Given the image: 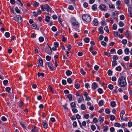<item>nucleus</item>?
<instances>
[{"instance_id":"nucleus-47","label":"nucleus","mask_w":132,"mask_h":132,"mask_svg":"<svg viewBox=\"0 0 132 132\" xmlns=\"http://www.w3.org/2000/svg\"><path fill=\"white\" fill-rule=\"evenodd\" d=\"M89 109L91 111H93L94 109V107L93 105L92 104L89 106Z\"/></svg>"},{"instance_id":"nucleus-54","label":"nucleus","mask_w":132,"mask_h":132,"mask_svg":"<svg viewBox=\"0 0 132 132\" xmlns=\"http://www.w3.org/2000/svg\"><path fill=\"white\" fill-rule=\"evenodd\" d=\"M119 33L117 32L114 31V37H117L119 36Z\"/></svg>"},{"instance_id":"nucleus-31","label":"nucleus","mask_w":132,"mask_h":132,"mask_svg":"<svg viewBox=\"0 0 132 132\" xmlns=\"http://www.w3.org/2000/svg\"><path fill=\"white\" fill-rule=\"evenodd\" d=\"M32 28L34 29H36L37 27V26L35 24H34L31 25Z\"/></svg>"},{"instance_id":"nucleus-35","label":"nucleus","mask_w":132,"mask_h":132,"mask_svg":"<svg viewBox=\"0 0 132 132\" xmlns=\"http://www.w3.org/2000/svg\"><path fill=\"white\" fill-rule=\"evenodd\" d=\"M50 17L48 16H46L45 18V21L46 22H48L50 21Z\"/></svg>"},{"instance_id":"nucleus-16","label":"nucleus","mask_w":132,"mask_h":132,"mask_svg":"<svg viewBox=\"0 0 132 132\" xmlns=\"http://www.w3.org/2000/svg\"><path fill=\"white\" fill-rule=\"evenodd\" d=\"M72 25L74 26H76L77 27H78L79 26L78 22L76 20L74 21V22H72Z\"/></svg>"},{"instance_id":"nucleus-51","label":"nucleus","mask_w":132,"mask_h":132,"mask_svg":"<svg viewBox=\"0 0 132 132\" xmlns=\"http://www.w3.org/2000/svg\"><path fill=\"white\" fill-rule=\"evenodd\" d=\"M33 15L35 17H37L38 15L37 13L36 12H33Z\"/></svg>"},{"instance_id":"nucleus-43","label":"nucleus","mask_w":132,"mask_h":132,"mask_svg":"<svg viewBox=\"0 0 132 132\" xmlns=\"http://www.w3.org/2000/svg\"><path fill=\"white\" fill-rule=\"evenodd\" d=\"M67 97L69 98V100H71L72 99V96L71 94H69L67 96Z\"/></svg>"},{"instance_id":"nucleus-29","label":"nucleus","mask_w":132,"mask_h":132,"mask_svg":"<svg viewBox=\"0 0 132 132\" xmlns=\"http://www.w3.org/2000/svg\"><path fill=\"white\" fill-rule=\"evenodd\" d=\"M84 41L86 43H88L89 42L90 39L88 37H87L84 39Z\"/></svg>"},{"instance_id":"nucleus-34","label":"nucleus","mask_w":132,"mask_h":132,"mask_svg":"<svg viewBox=\"0 0 132 132\" xmlns=\"http://www.w3.org/2000/svg\"><path fill=\"white\" fill-rule=\"evenodd\" d=\"M5 35L6 37H9L10 36V34L8 32H6L5 34Z\"/></svg>"},{"instance_id":"nucleus-56","label":"nucleus","mask_w":132,"mask_h":132,"mask_svg":"<svg viewBox=\"0 0 132 132\" xmlns=\"http://www.w3.org/2000/svg\"><path fill=\"white\" fill-rule=\"evenodd\" d=\"M57 19L58 20V21L61 24H62V22L61 21V19L60 18V16H57Z\"/></svg>"},{"instance_id":"nucleus-23","label":"nucleus","mask_w":132,"mask_h":132,"mask_svg":"<svg viewBox=\"0 0 132 132\" xmlns=\"http://www.w3.org/2000/svg\"><path fill=\"white\" fill-rule=\"evenodd\" d=\"M111 105L112 107H115L116 105V104L114 101H112L111 103Z\"/></svg>"},{"instance_id":"nucleus-12","label":"nucleus","mask_w":132,"mask_h":132,"mask_svg":"<svg viewBox=\"0 0 132 132\" xmlns=\"http://www.w3.org/2000/svg\"><path fill=\"white\" fill-rule=\"evenodd\" d=\"M92 86L93 89H96L97 87V85L95 82L93 83L92 85Z\"/></svg>"},{"instance_id":"nucleus-41","label":"nucleus","mask_w":132,"mask_h":132,"mask_svg":"<svg viewBox=\"0 0 132 132\" xmlns=\"http://www.w3.org/2000/svg\"><path fill=\"white\" fill-rule=\"evenodd\" d=\"M80 87V85L78 83L76 84L75 85V87L77 89H78Z\"/></svg>"},{"instance_id":"nucleus-37","label":"nucleus","mask_w":132,"mask_h":132,"mask_svg":"<svg viewBox=\"0 0 132 132\" xmlns=\"http://www.w3.org/2000/svg\"><path fill=\"white\" fill-rule=\"evenodd\" d=\"M121 69V67L120 66H118L116 68V70L118 71H120Z\"/></svg>"},{"instance_id":"nucleus-10","label":"nucleus","mask_w":132,"mask_h":132,"mask_svg":"<svg viewBox=\"0 0 132 132\" xmlns=\"http://www.w3.org/2000/svg\"><path fill=\"white\" fill-rule=\"evenodd\" d=\"M42 125L43 126V127L45 128L46 129L47 128V123L44 121H43L42 122Z\"/></svg>"},{"instance_id":"nucleus-38","label":"nucleus","mask_w":132,"mask_h":132,"mask_svg":"<svg viewBox=\"0 0 132 132\" xmlns=\"http://www.w3.org/2000/svg\"><path fill=\"white\" fill-rule=\"evenodd\" d=\"M67 47L68 48V51H69L70 49H71V46L70 44H69L67 46Z\"/></svg>"},{"instance_id":"nucleus-3","label":"nucleus","mask_w":132,"mask_h":132,"mask_svg":"<svg viewBox=\"0 0 132 132\" xmlns=\"http://www.w3.org/2000/svg\"><path fill=\"white\" fill-rule=\"evenodd\" d=\"M41 9L43 11H44L46 10L47 11L51 12V9L50 7L48 5L45 4L44 5H42L41 7Z\"/></svg>"},{"instance_id":"nucleus-64","label":"nucleus","mask_w":132,"mask_h":132,"mask_svg":"<svg viewBox=\"0 0 132 132\" xmlns=\"http://www.w3.org/2000/svg\"><path fill=\"white\" fill-rule=\"evenodd\" d=\"M84 117L86 119L89 118V115L88 114H86L84 115Z\"/></svg>"},{"instance_id":"nucleus-13","label":"nucleus","mask_w":132,"mask_h":132,"mask_svg":"<svg viewBox=\"0 0 132 132\" xmlns=\"http://www.w3.org/2000/svg\"><path fill=\"white\" fill-rule=\"evenodd\" d=\"M103 27H102L101 26L98 28V30L99 31V33L100 34H103L104 32L103 30Z\"/></svg>"},{"instance_id":"nucleus-57","label":"nucleus","mask_w":132,"mask_h":132,"mask_svg":"<svg viewBox=\"0 0 132 132\" xmlns=\"http://www.w3.org/2000/svg\"><path fill=\"white\" fill-rule=\"evenodd\" d=\"M108 87L110 89H112L113 88V85L111 84H110L108 86Z\"/></svg>"},{"instance_id":"nucleus-26","label":"nucleus","mask_w":132,"mask_h":132,"mask_svg":"<svg viewBox=\"0 0 132 132\" xmlns=\"http://www.w3.org/2000/svg\"><path fill=\"white\" fill-rule=\"evenodd\" d=\"M15 10L18 13H20V10L18 9L17 7H16L15 8Z\"/></svg>"},{"instance_id":"nucleus-63","label":"nucleus","mask_w":132,"mask_h":132,"mask_svg":"<svg viewBox=\"0 0 132 132\" xmlns=\"http://www.w3.org/2000/svg\"><path fill=\"white\" fill-rule=\"evenodd\" d=\"M109 6L111 9H114L115 7L114 5L112 4H109Z\"/></svg>"},{"instance_id":"nucleus-2","label":"nucleus","mask_w":132,"mask_h":132,"mask_svg":"<svg viewBox=\"0 0 132 132\" xmlns=\"http://www.w3.org/2000/svg\"><path fill=\"white\" fill-rule=\"evenodd\" d=\"M82 18L83 20H85L87 22H89L91 20V18L87 14L83 15Z\"/></svg>"},{"instance_id":"nucleus-50","label":"nucleus","mask_w":132,"mask_h":132,"mask_svg":"<svg viewBox=\"0 0 132 132\" xmlns=\"http://www.w3.org/2000/svg\"><path fill=\"white\" fill-rule=\"evenodd\" d=\"M104 30L106 31L107 33H109V30L108 27L106 26L104 28Z\"/></svg>"},{"instance_id":"nucleus-52","label":"nucleus","mask_w":132,"mask_h":132,"mask_svg":"<svg viewBox=\"0 0 132 132\" xmlns=\"http://www.w3.org/2000/svg\"><path fill=\"white\" fill-rule=\"evenodd\" d=\"M122 53V51L121 49H120L118 50L117 53L119 55H121Z\"/></svg>"},{"instance_id":"nucleus-14","label":"nucleus","mask_w":132,"mask_h":132,"mask_svg":"<svg viewBox=\"0 0 132 132\" xmlns=\"http://www.w3.org/2000/svg\"><path fill=\"white\" fill-rule=\"evenodd\" d=\"M117 65V62L116 61L113 60L112 61V66L114 67Z\"/></svg>"},{"instance_id":"nucleus-61","label":"nucleus","mask_w":132,"mask_h":132,"mask_svg":"<svg viewBox=\"0 0 132 132\" xmlns=\"http://www.w3.org/2000/svg\"><path fill=\"white\" fill-rule=\"evenodd\" d=\"M108 73L109 75H111L112 74V72L111 70H109V71H108Z\"/></svg>"},{"instance_id":"nucleus-1","label":"nucleus","mask_w":132,"mask_h":132,"mask_svg":"<svg viewBox=\"0 0 132 132\" xmlns=\"http://www.w3.org/2000/svg\"><path fill=\"white\" fill-rule=\"evenodd\" d=\"M118 85L120 87H124V90H126L127 88L126 87L127 83L125 77V73L124 72L121 73L120 77L118 80Z\"/></svg>"},{"instance_id":"nucleus-48","label":"nucleus","mask_w":132,"mask_h":132,"mask_svg":"<svg viewBox=\"0 0 132 132\" xmlns=\"http://www.w3.org/2000/svg\"><path fill=\"white\" fill-rule=\"evenodd\" d=\"M39 42H42L44 40V38L43 37H40L39 38Z\"/></svg>"},{"instance_id":"nucleus-21","label":"nucleus","mask_w":132,"mask_h":132,"mask_svg":"<svg viewBox=\"0 0 132 132\" xmlns=\"http://www.w3.org/2000/svg\"><path fill=\"white\" fill-rule=\"evenodd\" d=\"M109 117L110 118L111 120L112 121L114 120L115 118V117L113 115H109Z\"/></svg>"},{"instance_id":"nucleus-9","label":"nucleus","mask_w":132,"mask_h":132,"mask_svg":"<svg viewBox=\"0 0 132 132\" xmlns=\"http://www.w3.org/2000/svg\"><path fill=\"white\" fill-rule=\"evenodd\" d=\"M100 8L101 10L103 11L105 10L106 9V7L104 5L101 4L100 5Z\"/></svg>"},{"instance_id":"nucleus-44","label":"nucleus","mask_w":132,"mask_h":132,"mask_svg":"<svg viewBox=\"0 0 132 132\" xmlns=\"http://www.w3.org/2000/svg\"><path fill=\"white\" fill-rule=\"evenodd\" d=\"M37 75L38 77H40L41 76L42 77H43L44 76V74L43 73H40L39 72H38Z\"/></svg>"},{"instance_id":"nucleus-27","label":"nucleus","mask_w":132,"mask_h":132,"mask_svg":"<svg viewBox=\"0 0 132 132\" xmlns=\"http://www.w3.org/2000/svg\"><path fill=\"white\" fill-rule=\"evenodd\" d=\"M72 80L70 78H69L67 79V81L68 82L69 84L71 83L72 82Z\"/></svg>"},{"instance_id":"nucleus-11","label":"nucleus","mask_w":132,"mask_h":132,"mask_svg":"<svg viewBox=\"0 0 132 132\" xmlns=\"http://www.w3.org/2000/svg\"><path fill=\"white\" fill-rule=\"evenodd\" d=\"M130 34V32L128 31L127 30L126 32V34H125V35L128 38H129L131 39V37L130 36H129V34Z\"/></svg>"},{"instance_id":"nucleus-5","label":"nucleus","mask_w":132,"mask_h":132,"mask_svg":"<svg viewBox=\"0 0 132 132\" xmlns=\"http://www.w3.org/2000/svg\"><path fill=\"white\" fill-rule=\"evenodd\" d=\"M48 46L47 47L46 50H45V51L49 54H51L52 51L51 47L48 45Z\"/></svg>"},{"instance_id":"nucleus-7","label":"nucleus","mask_w":132,"mask_h":132,"mask_svg":"<svg viewBox=\"0 0 132 132\" xmlns=\"http://www.w3.org/2000/svg\"><path fill=\"white\" fill-rule=\"evenodd\" d=\"M78 102L79 103H80L81 102L83 101L84 100V99L82 96H80L77 98Z\"/></svg>"},{"instance_id":"nucleus-4","label":"nucleus","mask_w":132,"mask_h":132,"mask_svg":"<svg viewBox=\"0 0 132 132\" xmlns=\"http://www.w3.org/2000/svg\"><path fill=\"white\" fill-rule=\"evenodd\" d=\"M13 19L16 21H18L19 23H21L22 21V18L20 15H18L16 17H14Z\"/></svg>"},{"instance_id":"nucleus-42","label":"nucleus","mask_w":132,"mask_h":132,"mask_svg":"<svg viewBox=\"0 0 132 132\" xmlns=\"http://www.w3.org/2000/svg\"><path fill=\"white\" fill-rule=\"evenodd\" d=\"M91 128L92 130L94 131L96 129V127L94 125H92L91 126Z\"/></svg>"},{"instance_id":"nucleus-36","label":"nucleus","mask_w":132,"mask_h":132,"mask_svg":"<svg viewBox=\"0 0 132 132\" xmlns=\"http://www.w3.org/2000/svg\"><path fill=\"white\" fill-rule=\"evenodd\" d=\"M113 60L116 61V60L118 59V58L116 55H114L113 56Z\"/></svg>"},{"instance_id":"nucleus-15","label":"nucleus","mask_w":132,"mask_h":132,"mask_svg":"<svg viewBox=\"0 0 132 132\" xmlns=\"http://www.w3.org/2000/svg\"><path fill=\"white\" fill-rule=\"evenodd\" d=\"M66 74L67 76H70L72 74V72L70 70H68L66 72Z\"/></svg>"},{"instance_id":"nucleus-24","label":"nucleus","mask_w":132,"mask_h":132,"mask_svg":"<svg viewBox=\"0 0 132 132\" xmlns=\"http://www.w3.org/2000/svg\"><path fill=\"white\" fill-rule=\"evenodd\" d=\"M114 126L116 127H121V125L118 122H116L114 123Z\"/></svg>"},{"instance_id":"nucleus-25","label":"nucleus","mask_w":132,"mask_h":132,"mask_svg":"<svg viewBox=\"0 0 132 132\" xmlns=\"http://www.w3.org/2000/svg\"><path fill=\"white\" fill-rule=\"evenodd\" d=\"M5 90L6 91L8 92L9 93H11V92H10V91H11V88L9 87H7L5 88Z\"/></svg>"},{"instance_id":"nucleus-32","label":"nucleus","mask_w":132,"mask_h":132,"mask_svg":"<svg viewBox=\"0 0 132 132\" xmlns=\"http://www.w3.org/2000/svg\"><path fill=\"white\" fill-rule=\"evenodd\" d=\"M124 60L125 61H128L130 59V58L128 56H127L123 58Z\"/></svg>"},{"instance_id":"nucleus-40","label":"nucleus","mask_w":132,"mask_h":132,"mask_svg":"<svg viewBox=\"0 0 132 132\" xmlns=\"http://www.w3.org/2000/svg\"><path fill=\"white\" fill-rule=\"evenodd\" d=\"M127 42V40L126 39H123L122 40V43L124 44H126Z\"/></svg>"},{"instance_id":"nucleus-46","label":"nucleus","mask_w":132,"mask_h":132,"mask_svg":"<svg viewBox=\"0 0 132 132\" xmlns=\"http://www.w3.org/2000/svg\"><path fill=\"white\" fill-rule=\"evenodd\" d=\"M104 54L105 55L107 56L108 57H109L110 56V53L106 52H104Z\"/></svg>"},{"instance_id":"nucleus-30","label":"nucleus","mask_w":132,"mask_h":132,"mask_svg":"<svg viewBox=\"0 0 132 132\" xmlns=\"http://www.w3.org/2000/svg\"><path fill=\"white\" fill-rule=\"evenodd\" d=\"M132 10V4H131L129 7L128 9V12H131Z\"/></svg>"},{"instance_id":"nucleus-18","label":"nucleus","mask_w":132,"mask_h":132,"mask_svg":"<svg viewBox=\"0 0 132 132\" xmlns=\"http://www.w3.org/2000/svg\"><path fill=\"white\" fill-rule=\"evenodd\" d=\"M38 63L39 64V65L42 66L43 65V62L42 59H40L39 60Z\"/></svg>"},{"instance_id":"nucleus-53","label":"nucleus","mask_w":132,"mask_h":132,"mask_svg":"<svg viewBox=\"0 0 132 132\" xmlns=\"http://www.w3.org/2000/svg\"><path fill=\"white\" fill-rule=\"evenodd\" d=\"M80 72L83 75H85L86 74V72L84 71L83 69H81Z\"/></svg>"},{"instance_id":"nucleus-19","label":"nucleus","mask_w":132,"mask_h":132,"mask_svg":"<svg viewBox=\"0 0 132 132\" xmlns=\"http://www.w3.org/2000/svg\"><path fill=\"white\" fill-rule=\"evenodd\" d=\"M82 110H85L86 109V107L85 105L84 104H82L80 106Z\"/></svg>"},{"instance_id":"nucleus-33","label":"nucleus","mask_w":132,"mask_h":132,"mask_svg":"<svg viewBox=\"0 0 132 132\" xmlns=\"http://www.w3.org/2000/svg\"><path fill=\"white\" fill-rule=\"evenodd\" d=\"M103 104V100H101L98 103V105L100 106H102Z\"/></svg>"},{"instance_id":"nucleus-8","label":"nucleus","mask_w":132,"mask_h":132,"mask_svg":"<svg viewBox=\"0 0 132 132\" xmlns=\"http://www.w3.org/2000/svg\"><path fill=\"white\" fill-rule=\"evenodd\" d=\"M38 128H37L36 126H34V127L31 130V132H38Z\"/></svg>"},{"instance_id":"nucleus-22","label":"nucleus","mask_w":132,"mask_h":132,"mask_svg":"<svg viewBox=\"0 0 132 132\" xmlns=\"http://www.w3.org/2000/svg\"><path fill=\"white\" fill-rule=\"evenodd\" d=\"M98 120L101 122H102L104 120V119L103 117L100 116L99 117Z\"/></svg>"},{"instance_id":"nucleus-58","label":"nucleus","mask_w":132,"mask_h":132,"mask_svg":"<svg viewBox=\"0 0 132 132\" xmlns=\"http://www.w3.org/2000/svg\"><path fill=\"white\" fill-rule=\"evenodd\" d=\"M98 92L100 94H102L103 93V90L101 88H99L98 90Z\"/></svg>"},{"instance_id":"nucleus-60","label":"nucleus","mask_w":132,"mask_h":132,"mask_svg":"<svg viewBox=\"0 0 132 132\" xmlns=\"http://www.w3.org/2000/svg\"><path fill=\"white\" fill-rule=\"evenodd\" d=\"M101 25L103 26H104L106 25L105 22V21H102L101 22Z\"/></svg>"},{"instance_id":"nucleus-62","label":"nucleus","mask_w":132,"mask_h":132,"mask_svg":"<svg viewBox=\"0 0 132 132\" xmlns=\"http://www.w3.org/2000/svg\"><path fill=\"white\" fill-rule=\"evenodd\" d=\"M119 25L120 27H122L123 26V23L122 21H120L119 23Z\"/></svg>"},{"instance_id":"nucleus-17","label":"nucleus","mask_w":132,"mask_h":132,"mask_svg":"<svg viewBox=\"0 0 132 132\" xmlns=\"http://www.w3.org/2000/svg\"><path fill=\"white\" fill-rule=\"evenodd\" d=\"M93 23L95 26H97L98 24V21L96 19H95L93 21Z\"/></svg>"},{"instance_id":"nucleus-28","label":"nucleus","mask_w":132,"mask_h":132,"mask_svg":"<svg viewBox=\"0 0 132 132\" xmlns=\"http://www.w3.org/2000/svg\"><path fill=\"white\" fill-rule=\"evenodd\" d=\"M92 9L95 11L97 9L96 5V4L93 5L92 7Z\"/></svg>"},{"instance_id":"nucleus-59","label":"nucleus","mask_w":132,"mask_h":132,"mask_svg":"<svg viewBox=\"0 0 132 132\" xmlns=\"http://www.w3.org/2000/svg\"><path fill=\"white\" fill-rule=\"evenodd\" d=\"M128 126L129 127H130L132 126V122L130 121L128 122Z\"/></svg>"},{"instance_id":"nucleus-55","label":"nucleus","mask_w":132,"mask_h":132,"mask_svg":"<svg viewBox=\"0 0 132 132\" xmlns=\"http://www.w3.org/2000/svg\"><path fill=\"white\" fill-rule=\"evenodd\" d=\"M101 45L103 46H105L106 44V43L103 41L101 42Z\"/></svg>"},{"instance_id":"nucleus-49","label":"nucleus","mask_w":132,"mask_h":132,"mask_svg":"<svg viewBox=\"0 0 132 132\" xmlns=\"http://www.w3.org/2000/svg\"><path fill=\"white\" fill-rule=\"evenodd\" d=\"M124 2L125 4L127 6H129V0H125Z\"/></svg>"},{"instance_id":"nucleus-45","label":"nucleus","mask_w":132,"mask_h":132,"mask_svg":"<svg viewBox=\"0 0 132 132\" xmlns=\"http://www.w3.org/2000/svg\"><path fill=\"white\" fill-rule=\"evenodd\" d=\"M71 106L72 108H75L76 107V104L74 102H72L71 104Z\"/></svg>"},{"instance_id":"nucleus-39","label":"nucleus","mask_w":132,"mask_h":132,"mask_svg":"<svg viewBox=\"0 0 132 132\" xmlns=\"http://www.w3.org/2000/svg\"><path fill=\"white\" fill-rule=\"evenodd\" d=\"M118 11H115L114 12H113L112 13V15L113 16H115L116 15H118Z\"/></svg>"},{"instance_id":"nucleus-6","label":"nucleus","mask_w":132,"mask_h":132,"mask_svg":"<svg viewBox=\"0 0 132 132\" xmlns=\"http://www.w3.org/2000/svg\"><path fill=\"white\" fill-rule=\"evenodd\" d=\"M46 65H47L49 68L52 70L53 71V64L51 62H47L45 63Z\"/></svg>"},{"instance_id":"nucleus-20","label":"nucleus","mask_w":132,"mask_h":132,"mask_svg":"<svg viewBox=\"0 0 132 132\" xmlns=\"http://www.w3.org/2000/svg\"><path fill=\"white\" fill-rule=\"evenodd\" d=\"M124 52L126 54H128L129 53V51L128 48H126L125 49Z\"/></svg>"}]
</instances>
